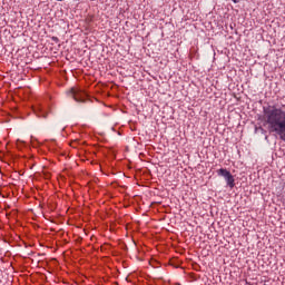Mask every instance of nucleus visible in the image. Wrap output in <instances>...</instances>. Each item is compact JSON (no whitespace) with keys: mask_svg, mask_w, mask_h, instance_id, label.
<instances>
[{"mask_svg":"<svg viewBox=\"0 0 285 285\" xmlns=\"http://www.w3.org/2000/svg\"><path fill=\"white\" fill-rule=\"evenodd\" d=\"M70 92L75 101H86V97H88V94L79 88H71Z\"/></svg>","mask_w":285,"mask_h":285,"instance_id":"nucleus-3","label":"nucleus"},{"mask_svg":"<svg viewBox=\"0 0 285 285\" xmlns=\"http://www.w3.org/2000/svg\"><path fill=\"white\" fill-rule=\"evenodd\" d=\"M234 3H239L242 0H232Z\"/></svg>","mask_w":285,"mask_h":285,"instance_id":"nucleus-5","label":"nucleus"},{"mask_svg":"<svg viewBox=\"0 0 285 285\" xmlns=\"http://www.w3.org/2000/svg\"><path fill=\"white\" fill-rule=\"evenodd\" d=\"M264 126L271 134L277 135L282 141H285V111L277 105H268L263 108Z\"/></svg>","mask_w":285,"mask_h":285,"instance_id":"nucleus-1","label":"nucleus"},{"mask_svg":"<svg viewBox=\"0 0 285 285\" xmlns=\"http://www.w3.org/2000/svg\"><path fill=\"white\" fill-rule=\"evenodd\" d=\"M33 112L37 115V117H48V112H46V109H43V106L41 105L33 107Z\"/></svg>","mask_w":285,"mask_h":285,"instance_id":"nucleus-4","label":"nucleus"},{"mask_svg":"<svg viewBox=\"0 0 285 285\" xmlns=\"http://www.w3.org/2000/svg\"><path fill=\"white\" fill-rule=\"evenodd\" d=\"M217 175L225 178V181L229 188H235V177L233 174H230V171H228V169L220 168L217 170Z\"/></svg>","mask_w":285,"mask_h":285,"instance_id":"nucleus-2","label":"nucleus"}]
</instances>
